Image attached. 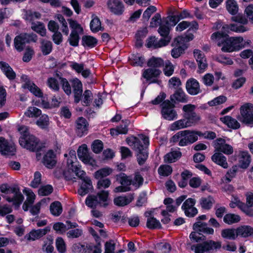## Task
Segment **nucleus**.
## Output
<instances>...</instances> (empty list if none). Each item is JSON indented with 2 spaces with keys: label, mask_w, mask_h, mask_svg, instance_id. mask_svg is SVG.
<instances>
[{
  "label": "nucleus",
  "mask_w": 253,
  "mask_h": 253,
  "mask_svg": "<svg viewBox=\"0 0 253 253\" xmlns=\"http://www.w3.org/2000/svg\"><path fill=\"white\" fill-rule=\"evenodd\" d=\"M53 239L51 236H48L43 241L42 245V250L47 253H51L54 250V247L52 245Z\"/></svg>",
  "instance_id": "nucleus-47"
},
{
  "label": "nucleus",
  "mask_w": 253,
  "mask_h": 253,
  "mask_svg": "<svg viewBox=\"0 0 253 253\" xmlns=\"http://www.w3.org/2000/svg\"><path fill=\"white\" fill-rule=\"evenodd\" d=\"M0 68L9 80L15 79L16 76L15 73L8 64H0Z\"/></svg>",
  "instance_id": "nucleus-49"
},
{
  "label": "nucleus",
  "mask_w": 253,
  "mask_h": 253,
  "mask_svg": "<svg viewBox=\"0 0 253 253\" xmlns=\"http://www.w3.org/2000/svg\"><path fill=\"white\" fill-rule=\"evenodd\" d=\"M188 28V30L186 34H191V31L195 32L199 28L198 24L196 21L189 22L186 21H183L180 22L176 27L175 30L178 32H182ZM185 36V35H184Z\"/></svg>",
  "instance_id": "nucleus-22"
},
{
  "label": "nucleus",
  "mask_w": 253,
  "mask_h": 253,
  "mask_svg": "<svg viewBox=\"0 0 253 253\" xmlns=\"http://www.w3.org/2000/svg\"><path fill=\"white\" fill-rule=\"evenodd\" d=\"M171 38L161 39L158 41L155 37L151 36L147 39L146 46L148 48H157L165 46L169 44Z\"/></svg>",
  "instance_id": "nucleus-17"
},
{
  "label": "nucleus",
  "mask_w": 253,
  "mask_h": 253,
  "mask_svg": "<svg viewBox=\"0 0 253 253\" xmlns=\"http://www.w3.org/2000/svg\"><path fill=\"white\" fill-rule=\"evenodd\" d=\"M240 56L244 59H249V63H253V46L252 49H247L240 53Z\"/></svg>",
  "instance_id": "nucleus-57"
},
{
  "label": "nucleus",
  "mask_w": 253,
  "mask_h": 253,
  "mask_svg": "<svg viewBox=\"0 0 253 253\" xmlns=\"http://www.w3.org/2000/svg\"><path fill=\"white\" fill-rule=\"evenodd\" d=\"M239 164L242 169H246L251 162V158L247 151H240L238 154Z\"/></svg>",
  "instance_id": "nucleus-28"
},
{
  "label": "nucleus",
  "mask_w": 253,
  "mask_h": 253,
  "mask_svg": "<svg viewBox=\"0 0 253 253\" xmlns=\"http://www.w3.org/2000/svg\"><path fill=\"white\" fill-rule=\"evenodd\" d=\"M55 246L59 253H65L66 252V244L62 237H58L56 239Z\"/></svg>",
  "instance_id": "nucleus-52"
},
{
  "label": "nucleus",
  "mask_w": 253,
  "mask_h": 253,
  "mask_svg": "<svg viewBox=\"0 0 253 253\" xmlns=\"http://www.w3.org/2000/svg\"><path fill=\"white\" fill-rule=\"evenodd\" d=\"M129 122L126 121L124 125H121L116 129H111V133L112 134H126L127 132V126Z\"/></svg>",
  "instance_id": "nucleus-53"
},
{
  "label": "nucleus",
  "mask_w": 253,
  "mask_h": 253,
  "mask_svg": "<svg viewBox=\"0 0 253 253\" xmlns=\"http://www.w3.org/2000/svg\"><path fill=\"white\" fill-rule=\"evenodd\" d=\"M164 203L166 205V210L162 211V214L164 216L168 214V212H173L176 209V207L173 205V200L170 198L164 200Z\"/></svg>",
  "instance_id": "nucleus-39"
},
{
  "label": "nucleus",
  "mask_w": 253,
  "mask_h": 253,
  "mask_svg": "<svg viewBox=\"0 0 253 253\" xmlns=\"http://www.w3.org/2000/svg\"><path fill=\"white\" fill-rule=\"evenodd\" d=\"M194 57L198 63H205L207 62L206 58L202 51L195 49L193 51Z\"/></svg>",
  "instance_id": "nucleus-60"
},
{
  "label": "nucleus",
  "mask_w": 253,
  "mask_h": 253,
  "mask_svg": "<svg viewBox=\"0 0 253 253\" xmlns=\"http://www.w3.org/2000/svg\"><path fill=\"white\" fill-rule=\"evenodd\" d=\"M72 86L74 94V100L76 103H79L83 93V85L81 82L78 79L71 81Z\"/></svg>",
  "instance_id": "nucleus-24"
},
{
  "label": "nucleus",
  "mask_w": 253,
  "mask_h": 253,
  "mask_svg": "<svg viewBox=\"0 0 253 253\" xmlns=\"http://www.w3.org/2000/svg\"><path fill=\"white\" fill-rule=\"evenodd\" d=\"M196 108L195 105L191 104L183 106V117L189 127L196 125L201 120L200 116L194 111Z\"/></svg>",
  "instance_id": "nucleus-6"
},
{
  "label": "nucleus",
  "mask_w": 253,
  "mask_h": 253,
  "mask_svg": "<svg viewBox=\"0 0 253 253\" xmlns=\"http://www.w3.org/2000/svg\"><path fill=\"white\" fill-rule=\"evenodd\" d=\"M215 203V200L211 196L202 197L200 200V204L201 207L206 210H210Z\"/></svg>",
  "instance_id": "nucleus-40"
},
{
  "label": "nucleus",
  "mask_w": 253,
  "mask_h": 253,
  "mask_svg": "<svg viewBox=\"0 0 253 253\" xmlns=\"http://www.w3.org/2000/svg\"><path fill=\"white\" fill-rule=\"evenodd\" d=\"M126 142L136 152L138 164L143 165L148 157L147 149L149 143L148 137L143 135H140L139 138L131 136L126 139Z\"/></svg>",
  "instance_id": "nucleus-3"
},
{
  "label": "nucleus",
  "mask_w": 253,
  "mask_h": 253,
  "mask_svg": "<svg viewBox=\"0 0 253 253\" xmlns=\"http://www.w3.org/2000/svg\"><path fill=\"white\" fill-rule=\"evenodd\" d=\"M194 38L193 34H188L185 36H179L174 38L171 44L173 47L171 50V56L175 58L179 57L188 48V42L193 40Z\"/></svg>",
  "instance_id": "nucleus-4"
},
{
  "label": "nucleus",
  "mask_w": 253,
  "mask_h": 253,
  "mask_svg": "<svg viewBox=\"0 0 253 253\" xmlns=\"http://www.w3.org/2000/svg\"><path fill=\"white\" fill-rule=\"evenodd\" d=\"M188 92L191 95H196L200 91V85L198 82L193 78L189 79L186 84Z\"/></svg>",
  "instance_id": "nucleus-27"
},
{
  "label": "nucleus",
  "mask_w": 253,
  "mask_h": 253,
  "mask_svg": "<svg viewBox=\"0 0 253 253\" xmlns=\"http://www.w3.org/2000/svg\"><path fill=\"white\" fill-rule=\"evenodd\" d=\"M16 151L14 144L9 143L3 137H0V153L3 155L12 156Z\"/></svg>",
  "instance_id": "nucleus-16"
},
{
  "label": "nucleus",
  "mask_w": 253,
  "mask_h": 253,
  "mask_svg": "<svg viewBox=\"0 0 253 253\" xmlns=\"http://www.w3.org/2000/svg\"><path fill=\"white\" fill-rule=\"evenodd\" d=\"M91 31L93 33L97 32L103 30L99 19L96 16H93L90 23Z\"/></svg>",
  "instance_id": "nucleus-44"
},
{
  "label": "nucleus",
  "mask_w": 253,
  "mask_h": 253,
  "mask_svg": "<svg viewBox=\"0 0 253 253\" xmlns=\"http://www.w3.org/2000/svg\"><path fill=\"white\" fill-rule=\"evenodd\" d=\"M37 125L42 129L46 128L49 125V119L47 115H42L36 122Z\"/></svg>",
  "instance_id": "nucleus-50"
},
{
  "label": "nucleus",
  "mask_w": 253,
  "mask_h": 253,
  "mask_svg": "<svg viewBox=\"0 0 253 253\" xmlns=\"http://www.w3.org/2000/svg\"><path fill=\"white\" fill-rule=\"evenodd\" d=\"M36 36L34 34H22L16 36L14 39V46L19 51L23 50L26 43L31 42H36Z\"/></svg>",
  "instance_id": "nucleus-10"
},
{
  "label": "nucleus",
  "mask_w": 253,
  "mask_h": 253,
  "mask_svg": "<svg viewBox=\"0 0 253 253\" xmlns=\"http://www.w3.org/2000/svg\"><path fill=\"white\" fill-rule=\"evenodd\" d=\"M82 44L84 47L92 48L96 46L97 44V40L89 35H85L83 36L82 39Z\"/></svg>",
  "instance_id": "nucleus-38"
},
{
  "label": "nucleus",
  "mask_w": 253,
  "mask_h": 253,
  "mask_svg": "<svg viewBox=\"0 0 253 253\" xmlns=\"http://www.w3.org/2000/svg\"><path fill=\"white\" fill-rule=\"evenodd\" d=\"M161 73V71L157 68V67L154 66L144 70L142 76L151 83H156L157 82L156 78L160 75Z\"/></svg>",
  "instance_id": "nucleus-23"
},
{
  "label": "nucleus",
  "mask_w": 253,
  "mask_h": 253,
  "mask_svg": "<svg viewBox=\"0 0 253 253\" xmlns=\"http://www.w3.org/2000/svg\"><path fill=\"white\" fill-rule=\"evenodd\" d=\"M1 192L5 193L3 198L8 202L12 203L16 208H18L24 200V197L19 189L16 187H13Z\"/></svg>",
  "instance_id": "nucleus-8"
},
{
  "label": "nucleus",
  "mask_w": 253,
  "mask_h": 253,
  "mask_svg": "<svg viewBox=\"0 0 253 253\" xmlns=\"http://www.w3.org/2000/svg\"><path fill=\"white\" fill-rule=\"evenodd\" d=\"M221 121L227 125L229 127L237 129L240 126L239 123L235 119L229 116H226L220 118Z\"/></svg>",
  "instance_id": "nucleus-35"
},
{
  "label": "nucleus",
  "mask_w": 253,
  "mask_h": 253,
  "mask_svg": "<svg viewBox=\"0 0 253 253\" xmlns=\"http://www.w3.org/2000/svg\"><path fill=\"white\" fill-rule=\"evenodd\" d=\"M213 147L217 152H222L225 155H229L233 153V147L226 143L225 140L222 138H218L213 142Z\"/></svg>",
  "instance_id": "nucleus-13"
},
{
  "label": "nucleus",
  "mask_w": 253,
  "mask_h": 253,
  "mask_svg": "<svg viewBox=\"0 0 253 253\" xmlns=\"http://www.w3.org/2000/svg\"><path fill=\"white\" fill-rule=\"evenodd\" d=\"M211 160L214 163L224 169H227L228 168V164L226 157L220 152H215L211 156Z\"/></svg>",
  "instance_id": "nucleus-29"
},
{
  "label": "nucleus",
  "mask_w": 253,
  "mask_h": 253,
  "mask_svg": "<svg viewBox=\"0 0 253 253\" xmlns=\"http://www.w3.org/2000/svg\"><path fill=\"white\" fill-rule=\"evenodd\" d=\"M113 172V169L109 167L102 168L96 171L94 174L96 179H101L110 175Z\"/></svg>",
  "instance_id": "nucleus-46"
},
{
  "label": "nucleus",
  "mask_w": 253,
  "mask_h": 253,
  "mask_svg": "<svg viewBox=\"0 0 253 253\" xmlns=\"http://www.w3.org/2000/svg\"><path fill=\"white\" fill-rule=\"evenodd\" d=\"M64 157L68 158L67 161L68 170L64 172L65 178L68 180H72L75 178V175L83 179V182L78 190V193L82 196H84L92 189L93 186L90 179L85 176V172L81 169L75 151H71L69 154H65Z\"/></svg>",
  "instance_id": "nucleus-1"
},
{
  "label": "nucleus",
  "mask_w": 253,
  "mask_h": 253,
  "mask_svg": "<svg viewBox=\"0 0 253 253\" xmlns=\"http://www.w3.org/2000/svg\"><path fill=\"white\" fill-rule=\"evenodd\" d=\"M19 143L21 146L32 151H38L39 143L37 139L31 135L27 138H20Z\"/></svg>",
  "instance_id": "nucleus-15"
},
{
  "label": "nucleus",
  "mask_w": 253,
  "mask_h": 253,
  "mask_svg": "<svg viewBox=\"0 0 253 253\" xmlns=\"http://www.w3.org/2000/svg\"><path fill=\"white\" fill-rule=\"evenodd\" d=\"M88 124L86 120L83 118H79L76 122V131L78 136L81 137L86 134L88 130Z\"/></svg>",
  "instance_id": "nucleus-26"
},
{
  "label": "nucleus",
  "mask_w": 253,
  "mask_h": 253,
  "mask_svg": "<svg viewBox=\"0 0 253 253\" xmlns=\"http://www.w3.org/2000/svg\"><path fill=\"white\" fill-rule=\"evenodd\" d=\"M77 152L79 158L84 164L92 167L96 165L95 160L88 153L86 145L83 144L80 146Z\"/></svg>",
  "instance_id": "nucleus-11"
},
{
  "label": "nucleus",
  "mask_w": 253,
  "mask_h": 253,
  "mask_svg": "<svg viewBox=\"0 0 253 253\" xmlns=\"http://www.w3.org/2000/svg\"><path fill=\"white\" fill-rule=\"evenodd\" d=\"M116 178L117 181L125 186L129 187L132 184L131 178L124 173H121L119 174L116 175Z\"/></svg>",
  "instance_id": "nucleus-42"
},
{
  "label": "nucleus",
  "mask_w": 253,
  "mask_h": 253,
  "mask_svg": "<svg viewBox=\"0 0 253 253\" xmlns=\"http://www.w3.org/2000/svg\"><path fill=\"white\" fill-rule=\"evenodd\" d=\"M107 5L110 11L117 15H122L125 10V6L121 0H109Z\"/></svg>",
  "instance_id": "nucleus-19"
},
{
  "label": "nucleus",
  "mask_w": 253,
  "mask_h": 253,
  "mask_svg": "<svg viewBox=\"0 0 253 253\" xmlns=\"http://www.w3.org/2000/svg\"><path fill=\"white\" fill-rule=\"evenodd\" d=\"M226 9L232 15L237 14L239 11V5L235 0H227L225 2Z\"/></svg>",
  "instance_id": "nucleus-36"
},
{
  "label": "nucleus",
  "mask_w": 253,
  "mask_h": 253,
  "mask_svg": "<svg viewBox=\"0 0 253 253\" xmlns=\"http://www.w3.org/2000/svg\"><path fill=\"white\" fill-rule=\"evenodd\" d=\"M172 171V169L170 166L164 165H161L158 169V173L160 175L168 176Z\"/></svg>",
  "instance_id": "nucleus-58"
},
{
  "label": "nucleus",
  "mask_w": 253,
  "mask_h": 253,
  "mask_svg": "<svg viewBox=\"0 0 253 253\" xmlns=\"http://www.w3.org/2000/svg\"><path fill=\"white\" fill-rule=\"evenodd\" d=\"M244 13L249 21L253 24V5H248L245 9Z\"/></svg>",
  "instance_id": "nucleus-64"
},
{
  "label": "nucleus",
  "mask_w": 253,
  "mask_h": 253,
  "mask_svg": "<svg viewBox=\"0 0 253 253\" xmlns=\"http://www.w3.org/2000/svg\"><path fill=\"white\" fill-rule=\"evenodd\" d=\"M195 202L196 201L194 199L189 198L183 204L182 209L187 216L193 217L197 213L198 211L194 207Z\"/></svg>",
  "instance_id": "nucleus-21"
},
{
  "label": "nucleus",
  "mask_w": 253,
  "mask_h": 253,
  "mask_svg": "<svg viewBox=\"0 0 253 253\" xmlns=\"http://www.w3.org/2000/svg\"><path fill=\"white\" fill-rule=\"evenodd\" d=\"M109 192L102 190L98 192L95 197H97L98 203L100 206L106 207L109 203Z\"/></svg>",
  "instance_id": "nucleus-34"
},
{
  "label": "nucleus",
  "mask_w": 253,
  "mask_h": 253,
  "mask_svg": "<svg viewBox=\"0 0 253 253\" xmlns=\"http://www.w3.org/2000/svg\"><path fill=\"white\" fill-rule=\"evenodd\" d=\"M211 39L218 46L221 47L222 51L225 52L238 51L250 46L252 43L250 39H244L241 36L229 37L226 34L220 32L213 33Z\"/></svg>",
  "instance_id": "nucleus-2"
},
{
  "label": "nucleus",
  "mask_w": 253,
  "mask_h": 253,
  "mask_svg": "<svg viewBox=\"0 0 253 253\" xmlns=\"http://www.w3.org/2000/svg\"><path fill=\"white\" fill-rule=\"evenodd\" d=\"M42 51L44 55L49 54L52 50V43L49 41H43L41 47Z\"/></svg>",
  "instance_id": "nucleus-61"
},
{
  "label": "nucleus",
  "mask_w": 253,
  "mask_h": 253,
  "mask_svg": "<svg viewBox=\"0 0 253 253\" xmlns=\"http://www.w3.org/2000/svg\"><path fill=\"white\" fill-rule=\"evenodd\" d=\"M170 30L169 27L162 22L158 29V33L162 37H164V38H170L169 36Z\"/></svg>",
  "instance_id": "nucleus-59"
},
{
  "label": "nucleus",
  "mask_w": 253,
  "mask_h": 253,
  "mask_svg": "<svg viewBox=\"0 0 253 253\" xmlns=\"http://www.w3.org/2000/svg\"><path fill=\"white\" fill-rule=\"evenodd\" d=\"M237 236L247 238L253 235V228L249 225H242L236 228Z\"/></svg>",
  "instance_id": "nucleus-33"
},
{
  "label": "nucleus",
  "mask_w": 253,
  "mask_h": 253,
  "mask_svg": "<svg viewBox=\"0 0 253 253\" xmlns=\"http://www.w3.org/2000/svg\"><path fill=\"white\" fill-rule=\"evenodd\" d=\"M41 114V111L35 107H30L25 112L26 116L29 118H36Z\"/></svg>",
  "instance_id": "nucleus-55"
},
{
  "label": "nucleus",
  "mask_w": 253,
  "mask_h": 253,
  "mask_svg": "<svg viewBox=\"0 0 253 253\" xmlns=\"http://www.w3.org/2000/svg\"><path fill=\"white\" fill-rule=\"evenodd\" d=\"M170 99L173 102L177 101L185 102L187 101L185 94L184 91L181 88H178L173 94L171 95Z\"/></svg>",
  "instance_id": "nucleus-41"
},
{
  "label": "nucleus",
  "mask_w": 253,
  "mask_h": 253,
  "mask_svg": "<svg viewBox=\"0 0 253 253\" xmlns=\"http://www.w3.org/2000/svg\"><path fill=\"white\" fill-rule=\"evenodd\" d=\"M221 235L222 238L231 240H234L238 237L236 228L223 229L221 232Z\"/></svg>",
  "instance_id": "nucleus-37"
},
{
  "label": "nucleus",
  "mask_w": 253,
  "mask_h": 253,
  "mask_svg": "<svg viewBox=\"0 0 253 253\" xmlns=\"http://www.w3.org/2000/svg\"><path fill=\"white\" fill-rule=\"evenodd\" d=\"M215 30L220 29L221 28V33L228 32L232 31L236 33H243L248 30V29L243 25H239L237 24H231L230 25L224 24L222 25L220 23H217L213 27Z\"/></svg>",
  "instance_id": "nucleus-12"
},
{
  "label": "nucleus",
  "mask_w": 253,
  "mask_h": 253,
  "mask_svg": "<svg viewBox=\"0 0 253 253\" xmlns=\"http://www.w3.org/2000/svg\"><path fill=\"white\" fill-rule=\"evenodd\" d=\"M24 84H22V87L29 89L33 94L38 97L42 96V92L41 90L33 82H31L27 78V76L23 75L21 77Z\"/></svg>",
  "instance_id": "nucleus-18"
},
{
  "label": "nucleus",
  "mask_w": 253,
  "mask_h": 253,
  "mask_svg": "<svg viewBox=\"0 0 253 253\" xmlns=\"http://www.w3.org/2000/svg\"><path fill=\"white\" fill-rule=\"evenodd\" d=\"M181 156L179 151H171L165 156L164 161L166 163H171L177 160Z\"/></svg>",
  "instance_id": "nucleus-43"
},
{
  "label": "nucleus",
  "mask_w": 253,
  "mask_h": 253,
  "mask_svg": "<svg viewBox=\"0 0 253 253\" xmlns=\"http://www.w3.org/2000/svg\"><path fill=\"white\" fill-rule=\"evenodd\" d=\"M241 116L239 120L247 125H253V105L246 103L240 108Z\"/></svg>",
  "instance_id": "nucleus-9"
},
{
  "label": "nucleus",
  "mask_w": 253,
  "mask_h": 253,
  "mask_svg": "<svg viewBox=\"0 0 253 253\" xmlns=\"http://www.w3.org/2000/svg\"><path fill=\"white\" fill-rule=\"evenodd\" d=\"M51 213L54 216L59 215L62 211L61 204L59 202L52 203L50 206Z\"/></svg>",
  "instance_id": "nucleus-51"
},
{
  "label": "nucleus",
  "mask_w": 253,
  "mask_h": 253,
  "mask_svg": "<svg viewBox=\"0 0 253 253\" xmlns=\"http://www.w3.org/2000/svg\"><path fill=\"white\" fill-rule=\"evenodd\" d=\"M134 199L133 194H128L125 196H119L114 199V204L118 206H125L130 202Z\"/></svg>",
  "instance_id": "nucleus-31"
},
{
  "label": "nucleus",
  "mask_w": 253,
  "mask_h": 253,
  "mask_svg": "<svg viewBox=\"0 0 253 253\" xmlns=\"http://www.w3.org/2000/svg\"><path fill=\"white\" fill-rule=\"evenodd\" d=\"M189 127L185 119H181L173 123L169 126V129L173 131Z\"/></svg>",
  "instance_id": "nucleus-48"
},
{
  "label": "nucleus",
  "mask_w": 253,
  "mask_h": 253,
  "mask_svg": "<svg viewBox=\"0 0 253 253\" xmlns=\"http://www.w3.org/2000/svg\"><path fill=\"white\" fill-rule=\"evenodd\" d=\"M221 244L220 242L208 240L202 243L193 245L191 249L195 253H211L214 250L220 249Z\"/></svg>",
  "instance_id": "nucleus-7"
},
{
  "label": "nucleus",
  "mask_w": 253,
  "mask_h": 253,
  "mask_svg": "<svg viewBox=\"0 0 253 253\" xmlns=\"http://www.w3.org/2000/svg\"><path fill=\"white\" fill-rule=\"evenodd\" d=\"M148 33V31L146 28H143L137 32L136 34V45L138 47L142 46L143 42L142 39L146 36Z\"/></svg>",
  "instance_id": "nucleus-54"
},
{
  "label": "nucleus",
  "mask_w": 253,
  "mask_h": 253,
  "mask_svg": "<svg viewBox=\"0 0 253 253\" xmlns=\"http://www.w3.org/2000/svg\"><path fill=\"white\" fill-rule=\"evenodd\" d=\"M71 31V33L82 35L84 34V28L76 20L72 19H68Z\"/></svg>",
  "instance_id": "nucleus-32"
},
{
  "label": "nucleus",
  "mask_w": 253,
  "mask_h": 253,
  "mask_svg": "<svg viewBox=\"0 0 253 253\" xmlns=\"http://www.w3.org/2000/svg\"><path fill=\"white\" fill-rule=\"evenodd\" d=\"M240 220V216L238 214L234 213H227L223 218L224 222L229 225L238 223Z\"/></svg>",
  "instance_id": "nucleus-45"
},
{
  "label": "nucleus",
  "mask_w": 253,
  "mask_h": 253,
  "mask_svg": "<svg viewBox=\"0 0 253 253\" xmlns=\"http://www.w3.org/2000/svg\"><path fill=\"white\" fill-rule=\"evenodd\" d=\"M72 250L75 253H87V245L84 246L80 243H76L72 246Z\"/></svg>",
  "instance_id": "nucleus-62"
},
{
  "label": "nucleus",
  "mask_w": 253,
  "mask_h": 253,
  "mask_svg": "<svg viewBox=\"0 0 253 253\" xmlns=\"http://www.w3.org/2000/svg\"><path fill=\"white\" fill-rule=\"evenodd\" d=\"M105 251L104 253H114L115 250L116 242L113 240H110L105 244Z\"/></svg>",
  "instance_id": "nucleus-63"
},
{
  "label": "nucleus",
  "mask_w": 253,
  "mask_h": 253,
  "mask_svg": "<svg viewBox=\"0 0 253 253\" xmlns=\"http://www.w3.org/2000/svg\"><path fill=\"white\" fill-rule=\"evenodd\" d=\"M42 162L47 168L51 169L56 164V155L51 150H48L44 155Z\"/></svg>",
  "instance_id": "nucleus-25"
},
{
  "label": "nucleus",
  "mask_w": 253,
  "mask_h": 253,
  "mask_svg": "<svg viewBox=\"0 0 253 253\" xmlns=\"http://www.w3.org/2000/svg\"><path fill=\"white\" fill-rule=\"evenodd\" d=\"M179 21L177 16L176 15L169 16L163 19L162 22L164 23L167 26L171 29L174 27Z\"/></svg>",
  "instance_id": "nucleus-56"
},
{
  "label": "nucleus",
  "mask_w": 253,
  "mask_h": 253,
  "mask_svg": "<svg viewBox=\"0 0 253 253\" xmlns=\"http://www.w3.org/2000/svg\"><path fill=\"white\" fill-rule=\"evenodd\" d=\"M50 231V227L49 226H46L43 229L32 230L25 236V238L27 240L29 241H35L40 239Z\"/></svg>",
  "instance_id": "nucleus-20"
},
{
  "label": "nucleus",
  "mask_w": 253,
  "mask_h": 253,
  "mask_svg": "<svg viewBox=\"0 0 253 253\" xmlns=\"http://www.w3.org/2000/svg\"><path fill=\"white\" fill-rule=\"evenodd\" d=\"M162 106V114L165 119L172 121L176 119V112L173 109V105L169 100L165 101Z\"/></svg>",
  "instance_id": "nucleus-14"
},
{
  "label": "nucleus",
  "mask_w": 253,
  "mask_h": 253,
  "mask_svg": "<svg viewBox=\"0 0 253 253\" xmlns=\"http://www.w3.org/2000/svg\"><path fill=\"white\" fill-rule=\"evenodd\" d=\"M193 229L194 231L207 234H212L214 232L212 228L208 227L206 223L201 221H198L194 224Z\"/></svg>",
  "instance_id": "nucleus-30"
},
{
  "label": "nucleus",
  "mask_w": 253,
  "mask_h": 253,
  "mask_svg": "<svg viewBox=\"0 0 253 253\" xmlns=\"http://www.w3.org/2000/svg\"><path fill=\"white\" fill-rule=\"evenodd\" d=\"M202 135V133L198 131L182 130L174 135L171 139V141L179 142V146H184L195 142L198 140V136Z\"/></svg>",
  "instance_id": "nucleus-5"
}]
</instances>
